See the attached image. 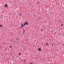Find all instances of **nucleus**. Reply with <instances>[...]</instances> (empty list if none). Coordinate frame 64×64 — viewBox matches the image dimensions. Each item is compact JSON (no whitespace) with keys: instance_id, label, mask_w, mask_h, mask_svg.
<instances>
[{"instance_id":"6ab92c4d","label":"nucleus","mask_w":64,"mask_h":64,"mask_svg":"<svg viewBox=\"0 0 64 64\" xmlns=\"http://www.w3.org/2000/svg\"><path fill=\"white\" fill-rule=\"evenodd\" d=\"M26 41H28V40H26Z\"/></svg>"},{"instance_id":"39448f33","label":"nucleus","mask_w":64,"mask_h":64,"mask_svg":"<svg viewBox=\"0 0 64 64\" xmlns=\"http://www.w3.org/2000/svg\"><path fill=\"white\" fill-rule=\"evenodd\" d=\"M38 50L40 51H41V48H38Z\"/></svg>"},{"instance_id":"f8f14e48","label":"nucleus","mask_w":64,"mask_h":64,"mask_svg":"<svg viewBox=\"0 0 64 64\" xmlns=\"http://www.w3.org/2000/svg\"><path fill=\"white\" fill-rule=\"evenodd\" d=\"M22 14H20V16H21V15H22Z\"/></svg>"},{"instance_id":"b1692460","label":"nucleus","mask_w":64,"mask_h":64,"mask_svg":"<svg viewBox=\"0 0 64 64\" xmlns=\"http://www.w3.org/2000/svg\"><path fill=\"white\" fill-rule=\"evenodd\" d=\"M29 5H30V4H29Z\"/></svg>"},{"instance_id":"a211bd4d","label":"nucleus","mask_w":64,"mask_h":64,"mask_svg":"<svg viewBox=\"0 0 64 64\" xmlns=\"http://www.w3.org/2000/svg\"><path fill=\"white\" fill-rule=\"evenodd\" d=\"M30 64H32V62H31V63H30Z\"/></svg>"},{"instance_id":"412c9836","label":"nucleus","mask_w":64,"mask_h":64,"mask_svg":"<svg viewBox=\"0 0 64 64\" xmlns=\"http://www.w3.org/2000/svg\"><path fill=\"white\" fill-rule=\"evenodd\" d=\"M52 46H53V44H52Z\"/></svg>"},{"instance_id":"9d476101","label":"nucleus","mask_w":64,"mask_h":64,"mask_svg":"<svg viewBox=\"0 0 64 64\" xmlns=\"http://www.w3.org/2000/svg\"><path fill=\"white\" fill-rule=\"evenodd\" d=\"M18 40H19V41L20 40V39L19 38H18Z\"/></svg>"},{"instance_id":"dca6fc26","label":"nucleus","mask_w":64,"mask_h":64,"mask_svg":"<svg viewBox=\"0 0 64 64\" xmlns=\"http://www.w3.org/2000/svg\"><path fill=\"white\" fill-rule=\"evenodd\" d=\"M16 42V41H14V42Z\"/></svg>"},{"instance_id":"1a4fd4ad","label":"nucleus","mask_w":64,"mask_h":64,"mask_svg":"<svg viewBox=\"0 0 64 64\" xmlns=\"http://www.w3.org/2000/svg\"><path fill=\"white\" fill-rule=\"evenodd\" d=\"M2 25H0V27H2Z\"/></svg>"},{"instance_id":"9b49d317","label":"nucleus","mask_w":64,"mask_h":64,"mask_svg":"<svg viewBox=\"0 0 64 64\" xmlns=\"http://www.w3.org/2000/svg\"><path fill=\"white\" fill-rule=\"evenodd\" d=\"M43 31V30L42 29L40 30V31Z\"/></svg>"},{"instance_id":"ddd939ff","label":"nucleus","mask_w":64,"mask_h":64,"mask_svg":"<svg viewBox=\"0 0 64 64\" xmlns=\"http://www.w3.org/2000/svg\"><path fill=\"white\" fill-rule=\"evenodd\" d=\"M63 24H61V26H63Z\"/></svg>"},{"instance_id":"aec40b11","label":"nucleus","mask_w":64,"mask_h":64,"mask_svg":"<svg viewBox=\"0 0 64 64\" xmlns=\"http://www.w3.org/2000/svg\"><path fill=\"white\" fill-rule=\"evenodd\" d=\"M10 48H11V47H12V46H10Z\"/></svg>"},{"instance_id":"5701e85b","label":"nucleus","mask_w":64,"mask_h":64,"mask_svg":"<svg viewBox=\"0 0 64 64\" xmlns=\"http://www.w3.org/2000/svg\"><path fill=\"white\" fill-rule=\"evenodd\" d=\"M34 16H35V14H34Z\"/></svg>"},{"instance_id":"7ed1b4c3","label":"nucleus","mask_w":64,"mask_h":64,"mask_svg":"<svg viewBox=\"0 0 64 64\" xmlns=\"http://www.w3.org/2000/svg\"><path fill=\"white\" fill-rule=\"evenodd\" d=\"M25 32V30L24 29L23 30V32L22 33H24Z\"/></svg>"},{"instance_id":"393cba45","label":"nucleus","mask_w":64,"mask_h":64,"mask_svg":"<svg viewBox=\"0 0 64 64\" xmlns=\"http://www.w3.org/2000/svg\"><path fill=\"white\" fill-rule=\"evenodd\" d=\"M49 40H50V39H49Z\"/></svg>"},{"instance_id":"a878e982","label":"nucleus","mask_w":64,"mask_h":64,"mask_svg":"<svg viewBox=\"0 0 64 64\" xmlns=\"http://www.w3.org/2000/svg\"><path fill=\"white\" fill-rule=\"evenodd\" d=\"M12 40H13V39H12Z\"/></svg>"},{"instance_id":"4be33fe9","label":"nucleus","mask_w":64,"mask_h":64,"mask_svg":"<svg viewBox=\"0 0 64 64\" xmlns=\"http://www.w3.org/2000/svg\"><path fill=\"white\" fill-rule=\"evenodd\" d=\"M52 32H53V30H52Z\"/></svg>"},{"instance_id":"4468645a","label":"nucleus","mask_w":64,"mask_h":64,"mask_svg":"<svg viewBox=\"0 0 64 64\" xmlns=\"http://www.w3.org/2000/svg\"><path fill=\"white\" fill-rule=\"evenodd\" d=\"M19 55H21V54L20 53L19 54Z\"/></svg>"},{"instance_id":"f03ea898","label":"nucleus","mask_w":64,"mask_h":64,"mask_svg":"<svg viewBox=\"0 0 64 64\" xmlns=\"http://www.w3.org/2000/svg\"><path fill=\"white\" fill-rule=\"evenodd\" d=\"M25 24H26V25H28V23L27 22H26L25 23Z\"/></svg>"},{"instance_id":"423d86ee","label":"nucleus","mask_w":64,"mask_h":64,"mask_svg":"<svg viewBox=\"0 0 64 64\" xmlns=\"http://www.w3.org/2000/svg\"><path fill=\"white\" fill-rule=\"evenodd\" d=\"M48 45H49V44H48V43H46V46H48Z\"/></svg>"},{"instance_id":"f257e3e1","label":"nucleus","mask_w":64,"mask_h":64,"mask_svg":"<svg viewBox=\"0 0 64 64\" xmlns=\"http://www.w3.org/2000/svg\"><path fill=\"white\" fill-rule=\"evenodd\" d=\"M23 24H21V27L20 28V29H21L22 28H23Z\"/></svg>"},{"instance_id":"f3484780","label":"nucleus","mask_w":64,"mask_h":64,"mask_svg":"<svg viewBox=\"0 0 64 64\" xmlns=\"http://www.w3.org/2000/svg\"><path fill=\"white\" fill-rule=\"evenodd\" d=\"M55 43H54V45H55Z\"/></svg>"},{"instance_id":"20e7f679","label":"nucleus","mask_w":64,"mask_h":64,"mask_svg":"<svg viewBox=\"0 0 64 64\" xmlns=\"http://www.w3.org/2000/svg\"><path fill=\"white\" fill-rule=\"evenodd\" d=\"M4 7H8V6L7 4H6V5L4 6Z\"/></svg>"},{"instance_id":"6e6552de","label":"nucleus","mask_w":64,"mask_h":64,"mask_svg":"<svg viewBox=\"0 0 64 64\" xmlns=\"http://www.w3.org/2000/svg\"><path fill=\"white\" fill-rule=\"evenodd\" d=\"M26 24H25V23H24V25H23V26H25V25Z\"/></svg>"},{"instance_id":"2eb2a0df","label":"nucleus","mask_w":64,"mask_h":64,"mask_svg":"<svg viewBox=\"0 0 64 64\" xmlns=\"http://www.w3.org/2000/svg\"><path fill=\"white\" fill-rule=\"evenodd\" d=\"M18 38H16V40H18Z\"/></svg>"},{"instance_id":"0eeeda50","label":"nucleus","mask_w":64,"mask_h":64,"mask_svg":"<svg viewBox=\"0 0 64 64\" xmlns=\"http://www.w3.org/2000/svg\"><path fill=\"white\" fill-rule=\"evenodd\" d=\"M24 62H26V60H24Z\"/></svg>"}]
</instances>
